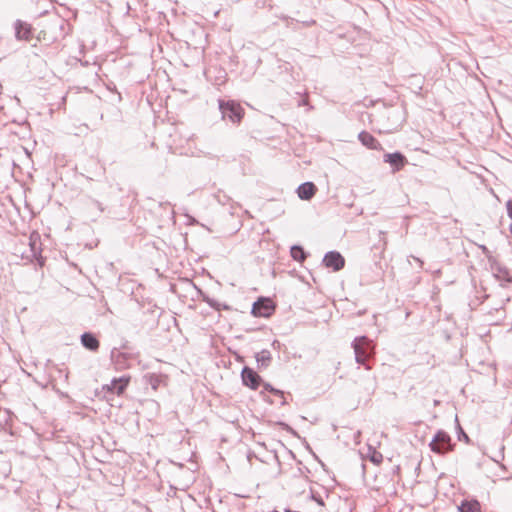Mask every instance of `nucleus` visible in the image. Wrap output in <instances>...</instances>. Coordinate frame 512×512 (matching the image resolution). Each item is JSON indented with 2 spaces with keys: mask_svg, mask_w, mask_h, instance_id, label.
Segmentation results:
<instances>
[{
  "mask_svg": "<svg viewBox=\"0 0 512 512\" xmlns=\"http://www.w3.org/2000/svg\"><path fill=\"white\" fill-rule=\"evenodd\" d=\"M218 107L221 112V118L233 124H239L245 114L242 106L234 100L219 99Z\"/></svg>",
  "mask_w": 512,
  "mask_h": 512,
  "instance_id": "7ed1b4c3",
  "label": "nucleus"
},
{
  "mask_svg": "<svg viewBox=\"0 0 512 512\" xmlns=\"http://www.w3.org/2000/svg\"><path fill=\"white\" fill-rule=\"evenodd\" d=\"M255 359L259 369L267 368L272 360L271 352L267 349H263L260 352L256 353Z\"/></svg>",
  "mask_w": 512,
  "mask_h": 512,
  "instance_id": "f3484780",
  "label": "nucleus"
},
{
  "mask_svg": "<svg viewBox=\"0 0 512 512\" xmlns=\"http://www.w3.org/2000/svg\"><path fill=\"white\" fill-rule=\"evenodd\" d=\"M358 139L361 144L369 149L380 150L382 146L380 142L369 132L362 131L358 134Z\"/></svg>",
  "mask_w": 512,
  "mask_h": 512,
  "instance_id": "ddd939ff",
  "label": "nucleus"
},
{
  "mask_svg": "<svg viewBox=\"0 0 512 512\" xmlns=\"http://www.w3.org/2000/svg\"><path fill=\"white\" fill-rule=\"evenodd\" d=\"M312 499L316 501L319 505L324 506V501L320 496L317 497L314 494H312Z\"/></svg>",
  "mask_w": 512,
  "mask_h": 512,
  "instance_id": "cd10ccee",
  "label": "nucleus"
},
{
  "mask_svg": "<svg viewBox=\"0 0 512 512\" xmlns=\"http://www.w3.org/2000/svg\"><path fill=\"white\" fill-rule=\"evenodd\" d=\"M263 388L265 391H269V392H272V390L274 389V387L269 383H263Z\"/></svg>",
  "mask_w": 512,
  "mask_h": 512,
  "instance_id": "c85d7f7f",
  "label": "nucleus"
},
{
  "mask_svg": "<svg viewBox=\"0 0 512 512\" xmlns=\"http://www.w3.org/2000/svg\"><path fill=\"white\" fill-rule=\"evenodd\" d=\"M241 379L243 385L252 390H256L262 383L261 376L252 368L244 366L241 371Z\"/></svg>",
  "mask_w": 512,
  "mask_h": 512,
  "instance_id": "423d86ee",
  "label": "nucleus"
},
{
  "mask_svg": "<svg viewBox=\"0 0 512 512\" xmlns=\"http://www.w3.org/2000/svg\"><path fill=\"white\" fill-rule=\"evenodd\" d=\"M460 512H480L481 505L476 499H464L458 506Z\"/></svg>",
  "mask_w": 512,
  "mask_h": 512,
  "instance_id": "a211bd4d",
  "label": "nucleus"
},
{
  "mask_svg": "<svg viewBox=\"0 0 512 512\" xmlns=\"http://www.w3.org/2000/svg\"><path fill=\"white\" fill-rule=\"evenodd\" d=\"M272 394L276 395V396H279L281 398H284V392L282 390H279V389H276L274 388L271 392ZM282 405H285L286 404V401L285 399L282 400L281 402Z\"/></svg>",
  "mask_w": 512,
  "mask_h": 512,
  "instance_id": "b1692460",
  "label": "nucleus"
},
{
  "mask_svg": "<svg viewBox=\"0 0 512 512\" xmlns=\"http://www.w3.org/2000/svg\"><path fill=\"white\" fill-rule=\"evenodd\" d=\"M491 269L496 279L506 284L512 283V276H510L509 269L506 266L495 262L491 264Z\"/></svg>",
  "mask_w": 512,
  "mask_h": 512,
  "instance_id": "f8f14e48",
  "label": "nucleus"
},
{
  "mask_svg": "<svg viewBox=\"0 0 512 512\" xmlns=\"http://www.w3.org/2000/svg\"><path fill=\"white\" fill-rule=\"evenodd\" d=\"M81 344L88 350L96 352L99 349L100 342L91 332H84L81 335Z\"/></svg>",
  "mask_w": 512,
  "mask_h": 512,
  "instance_id": "dca6fc26",
  "label": "nucleus"
},
{
  "mask_svg": "<svg viewBox=\"0 0 512 512\" xmlns=\"http://www.w3.org/2000/svg\"><path fill=\"white\" fill-rule=\"evenodd\" d=\"M290 254L291 257L298 262H303L307 257V253L300 245H293L290 249Z\"/></svg>",
  "mask_w": 512,
  "mask_h": 512,
  "instance_id": "412c9836",
  "label": "nucleus"
},
{
  "mask_svg": "<svg viewBox=\"0 0 512 512\" xmlns=\"http://www.w3.org/2000/svg\"><path fill=\"white\" fill-rule=\"evenodd\" d=\"M283 429H285L286 431L292 433V434H296L295 431L286 423L284 422H279L278 423Z\"/></svg>",
  "mask_w": 512,
  "mask_h": 512,
  "instance_id": "bb28decb",
  "label": "nucleus"
},
{
  "mask_svg": "<svg viewBox=\"0 0 512 512\" xmlns=\"http://www.w3.org/2000/svg\"><path fill=\"white\" fill-rule=\"evenodd\" d=\"M368 451H369V460L372 463L379 465L383 460L382 454L380 452H378L376 449L372 448L371 446H369Z\"/></svg>",
  "mask_w": 512,
  "mask_h": 512,
  "instance_id": "4be33fe9",
  "label": "nucleus"
},
{
  "mask_svg": "<svg viewBox=\"0 0 512 512\" xmlns=\"http://www.w3.org/2000/svg\"><path fill=\"white\" fill-rule=\"evenodd\" d=\"M279 345H280V343L277 340H274L273 343H272L273 347H277Z\"/></svg>",
  "mask_w": 512,
  "mask_h": 512,
  "instance_id": "2f4dec72",
  "label": "nucleus"
},
{
  "mask_svg": "<svg viewBox=\"0 0 512 512\" xmlns=\"http://www.w3.org/2000/svg\"><path fill=\"white\" fill-rule=\"evenodd\" d=\"M15 36L18 40H30L32 37V27L30 24L17 20L15 22Z\"/></svg>",
  "mask_w": 512,
  "mask_h": 512,
  "instance_id": "9b49d317",
  "label": "nucleus"
},
{
  "mask_svg": "<svg viewBox=\"0 0 512 512\" xmlns=\"http://www.w3.org/2000/svg\"><path fill=\"white\" fill-rule=\"evenodd\" d=\"M322 261L325 267L331 268L335 272L340 271L345 266L344 257L335 250L327 252Z\"/></svg>",
  "mask_w": 512,
  "mask_h": 512,
  "instance_id": "0eeeda50",
  "label": "nucleus"
},
{
  "mask_svg": "<svg viewBox=\"0 0 512 512\" xmlns=\"http://www.w3.org/2000/svg\"><path fill=\"white\" fill-rule=\"evenodd\" d=\"M429 447L432 452L444 455L452 451L455 444L452 442V438L447 432L444 430H438L429 443Z\"/></svg>",
  "mask_w": 512,
  "mask_h": 512,
  "instance_id": "20e7f679",
  "label": "nucleus"
},
{
  "mask_svg": "<svg viewBox=\"0 0 512 512\" xmlns=\"http://www.w3.org/2000/svg\"><path fill=\"white\" fill-rule=\"evenodd\" d=\"M29 246H30L31 257L38 260L40 265H43V260L41 259V248H40L41 244H40V242L37 239H33L31 237Z\"/></svg>",
  "mask_w": 512,
  "mask_h": 512,
  "instance_id": "6ab92c4d",
  "label": "nucleus"
},
{
  "mask_svg": "<svg viewBox=\"0 0 512 512\" xmlns=\"http://www.w3.org/2000/svg\"><path fill=\"white\" fill-rule=\"evenodd\" d=\"M352 348L354 350L356 362L363 365L366 370L371 369L368 361L370 358H373L375 354L373 342L366 336H359L353 340Z\"/></svg>",
  "mask_w": 512,
  "mask_h": 512,
  "instance_id": "f03ea898",
  "label": "nucleus"
},
{
  "mask_svg": "<svg viewBox=\"0 0 512 512\" xmlns=\"http://www.w3.org/2000/svg\"><path fill=\"white\" fill-rule=\"evenodd\" d=\"M413 259H414L416 262H418V263H419L420 267L423 265L422 260H420L419 258H417V257L413 256Z\"/></svg>",
  "mask_w": 512,
  "mask_h": 512,
  "instance_id": "7c9ffc66",
  "label": "nucleus"
},
{
  "mask_svg": "<svg viewBox=\"0 0 512 512\" xmlns=\"http://www.w3.org/2000/svg\"><path fill=\"white\" fill-rule=\"evenodd\" d=\"M317 187L313 182H304L297 188V195L301 200H310L316 193Z\"/></svg>",
  "mask_w": 512,
  "mask_h": 512,
  "instance_id": "4468645a",
  "label": "nucleus"
},
{
  "mask_svg": "<svg viewBox=\"0 0 512 512\" xmlns=\"http://www.w3.org/2000/svg\"><path fill=\"white\" fill-rule=\"evenodd\" d=\"M85 208L88 216L93 221L96 220L100 214L105 211L103 204L94 198H88L86 200Z\"/></svg>",
  "mask_w": 512,
  "mask_h": 512,
  "instance_id": "9d476101",
  "label": "nucleus"
},
{
  "mask_svg": "<svg viewBox=\"0 0 512 512\" xmlns=\"http://www.w3.org/2000/svg\"><path fill=\"white\" fill-rule=\"evenodd\" d=\"M144 379H145L146 383H148L153 390H156L160 386V384L163 382L164 377L162 375L156 374V373H147L144 376Z\"/></svg>",
  "mask_w": 512,
  "mask_h": 512,
  "instance_id": "aec40b11",
  "label": "nucleus"
},
{
  "mask_svg": "<svg viewBox=\"0 0 512 512\" xmlns=\"http://www.w3.org/2000/svg\"><path fill=\"white\" fill-rule=\"evenodd\" d=\"M275 311V305L269 298H259L252 305L251 313L255 317H270Z\"/></svg>",
  "mask_w": 512,
  "mask_h": 512,
  "instance_id": "39448f33",
  "label": "nucleus"
},
{
  "mask_svg": "<svg viewBox=\"0 0 512 512\" xmlns=\"http://www.w3.org/2000/svg\"><path fill=\"white\" fill-rule=\"evenodd\" d=\"M480 249H481V250L483 251V253H485V254L489 253V250H488V248H487L485 245H481V246H480Z\"/></svg>",
  "mask_w": 512,
  "mask_h": 512,
  "instance_id": "c756f323",
  "label": "nucleus"
},
{
  "mask_svg": "<svg viewBox=\"0 0 512 512\" xmlns=\"http://www.w3.org/2000/svg\"><path fill=\"white\" fill-rule=\"evenodd\" d=\"M506 209H507V214H508L509 218L512 220V199H509L506 202Z\"/></svg>",
  "mask_w": 512,
  "mask_h": 512,
  "instance_id": "393cba45",
  "label": "nucleus"
},
{
  "mask_svg": "<svg viewBox=\"0 0 512 512\" xmlns=\"http://www.w3.org/2000/svg\"><path fill=\"white\" fill-rule=\"evenodd\" d=\"M456 423H457V438L459 441H464L466 443H469L470 442V438L469 436L465 433V431L462 429V427L460 426L459 422H458V419L456 418Z\"/></svg>",
  "mask_w": 512,
  "mask_h": 512,
  "instance_id": "5701e85b",
  "label": "nucleus"
},
{
  "mask_svg": "<svg viewBox=\"0 0 512 512\" xmlns=\"http://www.w3.org/2000/svg\"><path fill=\"white\" fill-rule=\"evenodd\" d=\"M71 32V25L64 18L55 15L49 19L39 33V39L47 42H56L64 39Z\"/></svg>",
  "mask_w": 512,
  "mask_h": 512,
  "instance_id": "f257e3e1",
  "label": "nucleus"
},
{
  "mask_svg": "<svg viewBox=\"0 0 512 512\" xmlns=\"http://www.w3.org/2000/svg\"><path fill=\"white\" fill-rule=\"evenodd\" d=\"M130 381V377L129 376H122L120 378H114L112 381H111V384L108 385V390L112 391L113 393L117 394V395H121L126 387L128 386V383Z\"/></svg>",
  "mask_w": 512,
  "mask_h": 512,
  "instance_id": "2eb2a0df",
  "label": "nucleus"
},
{
  "mask_svg": "<svg viewBox=\"0 0 512 512\" xmlns=\"http://www.w3.org/2000/svg\"><path fill=\"white\" fill-rule=\"evenodd\" d=\"M206 302H207V304L210 307H213V308L219 310V303L216 300H214V299H207Z\"/></svg>",
  "mask_w": 512,
  "mask_h": 512,
  "instance_id": "a878e982",
  "label": "nucleus"
},
{
  "mask_svg": "<svg viewBox=\"0 0 512 512\" xmlns=\"http://www.w3.org/2000/svg\"><path fill=\"white\" fill-rule=\"evenodd\" d=\"M383 161L390 164L393 172L400 171L407 163V158L401 152L386 153Z\"/></svg>",
  "mask_w": 512,
  "mask_h": 512,
  "instance_id": "1a4fd4ad",
  "label": "nucleus"
},
{
  "mask_svg": "<svg viewBox=\"0 0 512 512\" xmlns=\"http://www.w3.org/2000/svg\"><path fill=\"white\" fill-rule=\"evenodd\" d=\"M111 361L117 370H125L130 367V361L134 358L133 354L120 351L114 348L111 351Z\"/></svg>",
  "mask_w": 512,
  "mask_h": 512,
  "instance_id": "6e6552de",
  "label": "nucleus"
}]
</instances>
